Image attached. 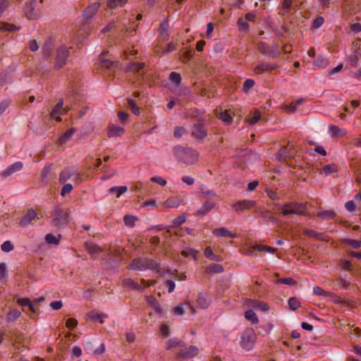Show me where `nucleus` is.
Instances as JSON below:
<instances>
[{
  "label": "nucleus",
  "instance_id": "nucleus-4",
  "mask_svg": "<svg viewBox=\"0 0 361 361\" xmlns=\"http://www.w3.org/2000/svg\"><path fill=\"white\" fill-rule=\"evenodd\" d=\"M257 49L262 54L273 59H276L281 54V52L279 50V45L277 44H274L271 46H269L267 42H260L257 44Z\"/></svg>",
  "mask_w": 361,
  "mask_h": 361
},
{
  "label": "nucleus",
  "instance_id": "nucleus-8",
  "mask_svg": "<svg viewBox=\"0 0 361 361\" xmlns=\"http://www.w3.org/2000/svg\"><path fill=\"white\" fill-rule=\"evenodd\" d=\"M37 2L36 0H31L25 5L24 12L29 20H33L38 16V11L36 9Z\"/></svg>",
  "mask_w": 361,
  "mask_h": 361
},
{
  "label": "nucleus",
  "instance_id": "nucleus-22",
  "mask_svg": "<svg viewBox=\"0 0 361 361\" xmlns=\"http://www.w3.org/2000/svg\"><path fill=\"white\" fill-rule=\"evenodd\" d=\"M181 203V200L178 198L171 197L168 198L165 202L160 203L164 207L168 209L176 208Z\"/></svg>",
  "mask_w": 361,
  "mask_h": 361
},
{
  "label": "nucleus",
  "instance_id": "nucleus-37",
  "mask_svg": "<svg viewBox=\"0 0 361 361\" xmlns=\"http://www.w3.org/2000/svg\"><path fill=\"white\" fill-rule=\"evenodd\" d=\"M338 169L335 164H326L322 168L321 173H324L325 176H329L331 173H336Z\"/></svg>",
  "mask_w": 361,
  "mask_h": 361
},
{
  "label": "nucleus",
  "instance_id": "nucleus-27",
  "mask_svg": "<svg viewBox=\"0 0 361 361\" xmlns=\"http://www.w3.org/2000/svg\"><path fill=\"white\" fill-rule=\"evenodd\" d=\"M210 303L211 300H208L206 298L205 294H204L203 293H200L198 294V297L197 299V305H198L199 307L202 309H206L209 307Z\"/></svg>",
  "mask_w": 361,
  "mask_h": 361
},
{
  "label": "nucleus",
  "instance_id": "nucleus-9",
  "mask_svg": "<svg viewBox=\"0 0 361 361\" xmlns=\"http://www.w3.org/2000/svg\"><path fill=\"white\" fill-rule=\"evenodd\" d=\"M192 136L196 139H203L207 135V130L203 123H195L192 128Z\"/></svg>",
  "mask_w": 361,
  "mask_h": 361
},
{
  "label": "nucleus",
  "instance_id": "nucleus-5",
  "mask_svg": "<svg viewBox=\"0 0 361 361\" xmlns=\"http://www.w3.org/2000/svg\"><path fill=\"white\" fill-rule=\"evenodd\" d=\"M53 219L51 221V225L56 227L63 226L67 224L68 222V215L67 213H64L63 210L56 207L53 213Z\"/></svg>",
  "mask_w": 361,
  "mask_h": 361
},
{
  "label": "nucleus",
  "instance_id": "nucleus-1",
  "mask_svg": "<svg viewBox=\"0 0 361 361\" xmlns=\"http://www.w3.org/2000/svg\"><path fill=\"white\" fill-rule=\"evenodd\" d=\"M173 152L178 161L188 165L195 164L199 157V153L195 149L180 145L173 148Z\"/></svg>",
  "mask_w": 361,
  "mask_h": 361
},
{
  "label": "nucleus",
  "instance_id": "nucleus-17",
  "mask_svg": "<svg viewBox=\"0 0 361 361\" xmlns=\"http://www.w3.org/2000/svg\"><path fill=\"white\" fill-rule=\"evenodd\" d=\"M37 217V213L33 209H30L27 211V214H25L23 217L20 221V226L25 227L31 224L32 221L35 219Z\"/></svg>",
  "mask_w": 361,
  "mask_h": 361
},
{
  "label": "nucleus",
  "instance_id": "nucleus-45",
  "mask_svg": "<svg viewBox=\"0 0 361 361\" xmlns=\"http://www.w3.org/2000/svg\"><path fill=\"white\" fill-rule=\"evenodd\" d=\"M126 2L127 0H108L107 6L110 8H115L118 6H123Z\"/></svg>",
  "mask_w": 361,
  "mask_h": 361
},
{
  "label": "nucleus",
  "instance_id": "nucleus-2",
  "mask_svg": "<svg viewBox=\"0 0 361 361\" xmlns=\"http://www.w3.org/2000/svg\"><path fill=\"white\" fill-rule=\"evenodd\" d=\"M159 263L154 259L147 257H137L131 261L128 268L140 271H143L147 269L159 271Z\"/></svg>",
  "mask_w": 361,
  "mask_h": 361
},
{
  "label": "nucleus",
  "instance_id": "nucleus-36",
  "mask_svg": "<svg viewBox=\"0 0 361 361\" xmlns=\"http://www.w3.org/2000/svg\"><path fill=\"white\" fill-rule=\"evenodd\" d=\"M75 133V130L73 128H71L66 130L59 138L58 142L59 145L65 144L70 138L73 136Z\"/></svg>",
  "mask_w": 361,
  "mask_h": 361
},
{
  "label": "nucleus",
  "instance_id": "nucleus-55",
  "mask_svg": "<svg viewBox=\"0 0 361 361\" xmlns=\"http://www.w3.org/2000/svg\"><path fill=\"white\" fill-rule=\"evenodd\" d=\"M313 294L315 295H322L324 297H329L331 295V293L325 291L318 286H315L313 288Z\"/></svg>",
  "mask_w": 361,
  "mask_h": 361
},
{
  "label": "nucleus",
  "instance_id": "nucleus-29",
  "mask_svg": "<svg viewBox=\"0 0 361 361\" xmlns=\"http://www.w3.org/2000/svg\"><path fill=\"white\" fill-rule=\"evenodd\" d=\"M219 119H221L226 125H230L233 122V117L231 113L229 111H221L219 115Z\"/></svg>",
  "mask_w": 361,
  "mask_h": 361
},
{
  "label": "nucleus",
  "instance_id": "nucleus-24",
  "mask_svg": "<svg viewBox=\"0 0 361 361\" xmlns=\"http://www.w3.org/2000/svg\"><path fill=\"white\" fill-rule=\"evenodd\" d=\"M123 286L131 290H142V286L131 279L123 280Z\"/></svg>",
  "mask_w": 361,
  "mask_h": 361
},
{
  "label": "nucleus",
  "instance_id": "nucleus-52",
  "mask_svg": "<svg viewBox=\"0 0 361 361\" xmlns=\"http://www.w3.org/2000/svg\"><path fill=\"white\" fill-rule=\"evenodd\" d=\"M127 102L129 106L130 107V109L132 112L138 116L140 114V108L137 106L135 102L133 99H127Z\"/></svg>",
  "mask_w": 361,
  "mask_h": 361
},
{
  "label": "nucleus",
  "instance_id": "nucleus-6",
  "mask_svg": "<svg viewBox=\"0 0 361 361\" xmlns=\"http://www.w3.org/2000/svg\"><path fill=\"white\" fill-rule=\"evenodd\" d=\"M68 57H69L68 49L64 45L61 46L57 49L54 68L56 69H59V68H62L66 63V61H67V59Z\"/></svg>",
  "mask_w": 361,
  "mask_h": 361
},
{
  "label": "nucleus",
  "instance_id": "nucleus-7",
  "mask_svg": "<svg viewBox=\"0 0 361 361\" xmlns=\"http://www.w3.org/2000/svg\"><path fill=\"white\" fill-rule=\"evenodd\" d=\"M256 204L255 201L251 200H239L233 204V208L236 212H243L245 210L254 207Z\"/></svg>",
  "mask_w": 361,
  "mask_h": 361
},
{
  "label": "nucleus",
  "instance_id": "nucleus-47",
  "mask_svg": "<svg viewBox=\"0 0 361 361\" xmlns=\"http://www.w3.org/2000/svg\"><path fill=\"white\" fill-rule=\"evenodd\" d=\"M329 133L331 137L341 136L344 134L342 133V130L337 126L331 125L329 128Z\"/></svg>",
  "mask_w": 361,
  "mask_h": 361
},
{
  "label": "nucleus",
  "instance_id": "nucleus-51",
  "mask_svg": "<svg viewBox=\"0 0 361 361\" xmlns=\"http://www.w3.org/2000/svg\"><path fill=\"white\" fill-rule=\"evenodd\" d=\"M293 4V0H283V11L280 12V15H285L288 13Z\"/></svg>",
  "mask_w": 361,
  "mask_h": 361
},
{
  "label": "nucleus",
  "instance_id": "nucleus-30",
  "mask_svg": "<svg viewBox=\"0 0 361 361\" xmlns=\"http://www.w3.org/2000/svg\"><path fill=\"white\" fill-rule=\"evenodd\" d=\"M22 315V313L20 310L17 309H13L10 310L6 317V320L7 322H14L16 319L19 318Z\"/></svg>",
  "mask_w": 361,
  "mask_h": 361
},
{
  "label": "nucleus",
  "instance_id": "nucleus-49",
  "mask_svg": "<svg viewBox=\"0 0 361 361\" xmlns=\"http://www.w3.org/2000/svg\"><path fill=\"white\" fill-rule=\"evenodd\" d=\"M204 256L213 261H219V258L217 255L213 253V251L210 247H207L204 252Z\"/></svg>",
  "mask_w": 361,
  "mask_h": 361
},
{
  "label": "nucleus",
  "instance_id": "nucleus-42",
  "mask_svg": "<svg viewBox=\"0 0 361 361\" xmlns=\"http://www.w3.org/2000/svg\"><path fill=\"white\" fill-rule=\"evenodd\" d=\"M237 24L239 27V30L241 32H248L250 30V25L247 21L243 17L238 18Z\"/></svg>",
  "mask_w": 361,
  "mask_h": 361
},
{
  "label": "nucleus",
  "instance_id": "nucleus-12",
  "mask_svg": "<svg viewBox=\"0 0 361 361\" xmlns=\"http://www.w3.org/2000/svg\"><path fill=\"white\" fill-rule=\"evenodd\" d=\"M23 167V164L21 161H16L14 164L10 165L6 169L1 173V176L3 178H7L11 176L15 172L20 171Z\"/></svg>",
  "mask_w": 361,
  "mask_h": 361
},
{
  "label": "nucleus",
  "instance_id": "nucleus-32",
  "mask_svg": "<svg viewBox=\"0 0 361 361\" xmlns=\"http://www.w3.org/2000/svg\"><path fill=\"white\" fill-rule=\"evenodd\" d=\"M61 235L60 234L54 235L51 233H48L45 235L44 240L47 243L51 245H59Z\"/></svg>",
  "mask_w": 361,
  "mask_h": 361
},
{
  "label": "nucleus",
  "instance_id": "nucleus-19",
  "mask_svg": "<svg viewBox=\"0 0 361 361\" xmlns=\"http://www.w3.org/2000/svg\"><path fill=\"white\" fill-rule=\"evenodd\" d=\"M213 234L218 237H228L235 238L237 237L236 233H231L226 228H217L213 231Z\"/></svg>",
  "mask_w": 361,
  "mask_h": 361
},
{
  "label": "nucleus",
  "instance_id": "nucleus-23",
  "mask_svg": "<svg viewBox=\"0 0 361 361\" xmlns=\"http://www.w3.org/2000/svg\"><path fill=\"white\" fill-rule=\"evenodd\" d=\"M75 171L71 169H65L63 170L59 175V182L61 183H65L68 179H70L72 176L75 174Z\"/></svg>",
  "mask_w": 361,
  "mask_h": 361
},
{
  "label": "nucleus",
  "instance_id": "nucleus-46",
  "mask_svg": "<svg viewBox=\"0 0 361 361\" xmlns=\"http://www.w3.org/2000/svg\"><path fill=\"white\" fill-rule=\"evenodd\" d=\"M343 243L350 245L354 249H358L361 247V240L345 238L342 240Z\"/></svg>",
  "mask_w": 361,
  "mask_h": 361
},
{
  "label": "nucleus",
  "instance_id": "nucleus-53",
  "mask_svg": "<svg viewBox=\"0 0 361 361\" xmlns=\"http://www.w3.org/2000/svg\"><path fill=\"white\" fill-rule=\"evenodd\" d=\"M88 317L92 320H98L99 323L102 324L104 322L102 320V317H106L107 315L106 314H98L94 312H91L89 313Z\"/></svg>",
  "mask_w": 361,
  "mask_h": 361
},
{
  "label": "nucleus",
  "instance_id": "nucleus-59",
  "mask_svg": "<svg viewBox=\"0 0 361 361\" xmlns=\"http://www.w3.org/2000/svg\"><path fill=\"white\" fill-rule=\"evenodd\" d=\"M255 84V82L252 79H247L243 82L242 89L244 92H247L250 89H252L254 87Z\"/></svg>",
  "mask_w": 361,
  "mask_h": 361
},
{
  "label": "nucleus",
  "instance_id": "nucleus-13",
  "mask_svg": "<svg viewBox=\"0 0 361 361\" xmlns=\"http://www.w3.org/2000/svg\"><path fill=\"white\" fill-rule=\"evenodd\" d=\"M63 102L62 99H60L59 101V102L55 105L54 108L52 109V111L51 112V118H55L58 122H60L61 121V118L56 115H59L60 114H65L68 110L71 109H63Z\"/></svg>",
  "mask_w": 361,
  "mask_h": 361
},
{
  "label": "nucleus",
  "instance_id": "nucleus-54",
  "mask_svg": "<svg viewBox=\"0 0 361 361\" xmlns=\"http://www.w3.org/2000/svg\"><path fill=\"white\" fill-rule=\"evenodd\" d=\"M288 304L292 310H296L300 305V301L294 297L289 298Z\"/></svg>",
  "mask_w": 361,
  "mask_h": 361
},
{
  "label": "nucleus",
  "instance_id": "nucleus-64",
  "mask_svg": "<svg viewBox=\"0 0 361 361\" xmlns=\"http://www.w3.org/2000/svg\"><path fill=\"white\" fill-rule=\"evenodd\" d=\"M186 221V218L184 215H179L173 221V225L174 227H178L183 224Z\"/></svg>",
  "mask_w": 361,
  "mask_h": 361
},
{
  "label": "nucleus",
  "instance_id": "nucleus-38",
  "mask_svg": "<svg viewBox=\"0 0 361 361\" xmlns=\"http://www.w3.org/2000/svg\"><path fill=\"white\" fill-rule=\"evenodd\" d=\"M177 346L179 347H183V343L181 340L178 339V338H170L167 342V347L166 350H170L171 348H176Z\"/></svg>",
  "mask_w": 361,
  "mask_h": 361
},
{
  "label": "nucleus",
  "instance_id": "nucleus-40",
  "mask_svg": "<svg viewBox=\"0 0 361 361\" xmlns=\"http://www.w3.org/2000/svg\"><path fill=\"white\" fill-rule=\"evenodd\" d=\"M253 249L256 251H260V252H267L271 254H274L276 251V248L271 247L268 245H262L259 244H256L253 246Z\"/></svg>",
  "mask_w": 361,
  "mask_h": 361
},
{
  "label": "nucleus",
  "instance_id": "nucleus-33",
  "mask_svg": "<svg viewBox=\"0 0 361 361\" xmlns=\"http://www.w3.org/2000/svg\"><path fill=\"white\" fill-rule=\"evenodd\" d=\"M85 248L90 255H95L102 251V249L99 245L93 243H86Z\"/></svg>",
  "mask_w": 361,
  "mask_h": 361
},
{
  "label": "nucleus",
  "instance_id": "nucleus-44",
  "mask_svg": "<svg viewBox=\"0 0 361 361\" xmlns=\"http://www.w3.org/2000/svg\"><path fill=\"white\" fill-rule=\"evenodd\" d=\"M252 306L256 310H260L263 312H267L269 310V306L268 305V304L264 302L255 301Z\"/></svg>",
  "mask_w": 361,
  "mask_h": 361
},
{
  "label": "nucleus",
  "instance_id": "nucleus-41",
  "mask_svg": "<svg viewBox=\"0 0 361 361\" xmlns=\"http://www.w3.org/2000/svg\"><path fill=\"white\" fill-rule=\"evenodd\" d=\"M207 271L209 273L219 274L224 271V267L219 264H211L207 267Z\"/></svg>",
  "mask_w": 361,
  "mask_h": 361
},
{
  "label": "nucleus",
  "instance_id": "nucleus-35",
  "mask_svg": "<svg viewBox=\"0 0 361 361\" xmlns=\"http://www.w3.org/2000/svg\"><path fill=\"white\" fill-rule=\"evenodd\" d=\"M245 318L252 324H256L259 322L258 317L252 310H248L245 312Z\"/></svg>",
  "mask_w": 361,
  "mask_h": 361
},
{
  "label": "nucleus",
  "instance_id": "nucleus-62",
  "mask_svg": "<svg viewBox=\"0 0 361 361\" xmlns=\"http://www.w3.org/2000/svg\"><path fill=\"white\" fill-rule=\"evenodd\" d=\"M197 253V251H196L194 249L192 248H186L183 250H182L181 254L184 257H188V256H192V257L195 259V260L197 259L196 255Z\"/></svg>",
  "mask_w": 361,
  "mask_h": 361
},
{
  "label": "nucleus",
  "instance_id": "nucleus-26",
  "mask_svg": "<svg viewBox=\"0 0 361 361\" xmlns=\"http://www.w3.org/2000/svg\"><path fill=\"white\" fill-rule=\"evenodd\" d=\"M286 206H290V208L293 210V214H297V215H305V210L303 208V205L302 203L298 202H288L286 203Z\"/></svg>",
  "mask_w": 361,
  "mask_h": 361
},
{
  "label": "nucleus",
  "instance_id": "nucleus-11",
  "mask_svg": "<svg viewBox=\"0 0 361 361\" xmlns=\"http://www.w3.org/2000/svg\"><path fill=\"white\" fill-rule=\"evenodd\" d=\"M216 205V202L207 200L203 203L202 206L196 211L195 215L203 217L210 212Z\"/></svg>",
  "mask_w": 361,
  "mask_h": 361
},
{
  "label": "nucleus",
  "instance_id": "nucleus-60",
  "mask_svg": "<svg viewBox=\"0 0 361 361\" xmlns=\"http://www.w3.org/2000/svg\"><path fill=\"white\" fill-rule=\"evenodd\" d=\"M1 248L2 251L8 252L13 250L14 246L10 240H6L1 244Z\"/></svg>",
  "mask_w": 361,
  "mask_h": 361
},
{
  "label": "nucleus",
  "instance_id": "nucleus-48",
  "mask_svg": "<svg viewBox=\"0 0 361 361\" xmlns=\"http://www.w3.org/2000/svg\"><path fill=\"white\" fill-rule=\"evenodd\" d=\"M20 29L19 27H17L16 25L10 23H5L0 22V30H4L6 31L13 32V31H17Z\"/></svg>",
  "mask_w": 361,
  "mask_h": 361
},
{
  "label": "nucleus",
  "instance_id": "nucleus-63",
  "mask_svg": "<svg viewBox=\"0 0 361 361\" xmlns=\"http://www.w3.org/2000/svg\"><path fill=\"white\" fill-rule=\"evenodd\" d=\"M176 47H177V44L173 42H169L166 47L163 49L162 50V55L165 54H168V53H171L173 51H175L176 49Z\"/></svg>",
  "mask_w": 361,
  "mask_h": 361
},
{
  "label": "nucleus",
  "instance_id": "nucleus-58",
  "mask_svg": "<svg viewBox=\"0 0 361 361\" xmlns=\"http://www.w3.org/2000/svg\"><path fill=\"white\" fill-rule=\"evenodd\" d=\"M277 283L288 286H295L296 284V281L290 277L278 279Z\"/></svg>",
  "mask_w": 361,
  "mask_h": 361
},
{
  "label": "nucleus",
  "instance_id": "nucleus-50",
  "mask_svg": "<svg viewBox=\"0 0 361 361\" xmlns=\"http://www.w3.org/2000/svg\"><path fill=\"white\" fill-rule=\"evenodd\" d=\"M169 80L176 85H178L180 84L182 78L180 73L171 72L169 75Z\"/></svg>",
  "mask_w": 361,
  "mask_h": 361
},
{
  "label": "nucleus",
  "instance_id": "nucleus-20",
  "mask_svg": "<svg viewBox=\"0 0 361 361\" xmlns=\"http://www.w3.org/2000/svg\"><path fill=\"white\" fill-rule=\"evenodd\" d=\"M125 132V129L123 127L116 126V125H111L109 127V130L107 131V135L109 137H116L120 136L123 134Z\"/></svg>",
  "mask_w": 361,
  "mask_h": 361
},
{
  "label": "nucleus",
  "instance_id": "nucleus-57",
  "mask_svg": "<svg viewBox=\"0 0 361 361\" xmlns=\"http://www.w3.org/2000/svg\"><path fill=\"white\" fill-rule=\"evenodd\" d=\"M105 56H106V54L102 53L99 56V61L103 66L106 67V68H110L111 67V66L113 65V61H111L109 59H106L105 58Z\"/></svg>",
  "mask_w": 361,
  "mask_h": 361
},
{
  "label": "nucleus",
  "instance_id": "nucleus-43",
  "mask_svg": "<svg viewBox=\"0 0 361 361\" xmlns=\"http://www.w3.org/2000/svg\"><path fill=\"white\" fill-rule=\"evenodd\" d=\"M136 221H137V218L133 215H125L123 217L125 225L130 228H133L135 226Z\"/></svg>",
  "mask_w": 361,
  "mask_h": 361
},
{
  "label": "nucleus",
  "instance_id": "nucleus-34",
  "mask_svg": "<svg viewBox=\"0 0 361 361\" xmlns=\"http://www.w3.org/2000/svg\"><path fill=\"white\" fill-rule=\"evenodd\" d=\"M128 190V187L126 185L123 186H114L109 190V194H116V197H119L122 194L125 193Z\"/></svg>",
  "mask_w": 361,
  "mask_h": 361
},
{
  "label": "nucleus",
  "instance_id": "nucleus-25",
  "mask_svg": "<svg viewBox=\"0 0 361 361\" xmlns=\"http://www.w3.org/2000/svg\"><path fill=\"white\" fill-rule=\"evenodd\" d=\"M329 64V61L324 56L319 55L314 59L313 66L315 68H324Z\"/></svg>",
  "mask_w": 361,
  "mask_h": 361
},
{
  "label": "nucleus",
  "instance_id": "nucleus-16",
  "mask_svg": "<svg viewBox=\"0 0 361 361\" xmlns=\"http://www.w3.org/2000/svg\"><path fill=\"white\" fill-rule=\"evenodd\" d=\"M100 7V4L97 2L93 3L87 6L83 13L84 18L88 20L91 19L97 12Z\"/></svg>",
  "mask_w": 361,
  "mask_h": 361
},
{
  "label": "nucleus",
  "instance_id": "nucleus-39",
  "mask_svg": "<svg viewBox=\"0 0 361 361\" xmlns=\"http://www.w3.org/2000/svg\"><path fill=\"white\" fill-rule=\"evenodd\" d=\"M260 118H261L260 112L257 110H255L252 112H250V114L248 116V118H247V122L250 125H254L259 121Z\"/></svg>",
  "mask_w": 361,
  "mask_h": 361
},
{
  "label": "nucleus",
  "instance_id": "nucleus-3",
  "mask_svg": "<svg viewBox=\"0 0 361 361\" xmlns=\"http://www.w3.org/2000/svg\"><path fill=\"white\" fill-rule=\"evenodd\" d=\"M256 334L253 329L247 328L241 334L240 345L243 349L251 350L255 345Z\"/></svg>",
  "mask_w": 361,
  "mask_h": 361
},
{
  "label": "nucleus",
  "instance_id": "nucleus-18",
  "mask_svg": "<svg viewBox=\"0 0 361 361\" xmlns=\"http://www.w3.org/2000/svg\"><path fill=\"white\" fill-rule=\"evenodd\" d=\"M169 27V24L168 20L163 21L160 24L159 31V36L162 41H166L169 39V31H168Z\"/></svg>",
  "mask_w": 361,
  "mask_h": 361
},
{
  "label": "nucleus",
  "instance_id": "nucleus-61",
  "mask_svg": "<svg viewBox=\"0 0 361 361\" xmlns=\"http://www.w3.org/2000/svg\"><path fill=\"white\" fill-rule=\"evenodd\" d=\"M280 157H283L284 159L288 157H293L292 153L288 149L287 147H283L280 149L279 154Z\"/></svg>",
  "mask_w": 361,
  "mask_h": 361
},
{
  "label": "nucleus",
  "instance_id": "nucleus-28",
  "mask_svg": "<svg viewBox=\"0 0 361 361\" xmlns=\"http://www.w3.org/2000/svg\"><path fill=\"white\" fill-rule=\"evenodd\" d=\"M147 301L157 313L161 314L163 312L161 307L160 306L159 303L154 296H148L147 298Z\"/></svg>",
  "mask_w": 361,
  "mask_h": 361
},
{
  "label": "nucleus",
  "instance_id": "nucleus-14",
  "mask_svg": "<svg viewBox=\"0 0 361 361\" xmlns=\"http://www.w3.org/2000/svg\"><path fill=\"white\" fill-rule=\"evenodd\" d=\"M279 67L277 63H271L268 62H262L257 66H256L254 68V72L256 74H261L264 72H267L270 70H274Z\"/></svg>",
  "mask_w": 361,
  "mask_h": 361
},
{
  "label": "nucleus",
  "instance_id": "nucleus-10",
  "mask_svg": "<svg viewBox=\"0 0 361 361\" xmlns=\"http://www.w3.org/2000/svg\"><path fill=\"white\" fill-rule=\"evenodd\" d=\"M199 350L196 346L190 345L188 348L181 349L176 355L177 357L180 358H191L197 355Z\"/></svg>",
  "mask_w": 361,
  "mask_h": 361
},
{
  "label": "nucleus",
  "instance_id": "nucleus-31",
  "mask_svg": "<svg viewBox=\"0 0 361 361\" xmlns=\"http://www.w3.org/2000/svg\"><path fill=\"white\" fill-rule=\"evenodd\" d=\"M336 216V212L331 210H322L317 213V216L324 220L334 219Z\"/></svg>",
  "mask_w": 361,
  "mask_h": 361
},
{
  "label": "nucleus",
  "instance_id": "nucleus-15",
  "mask_svg": "<svg viewBox=\"0 0 361 361\" xmlns=\"http://www.w3.org/2000/svg\"><path fill=\"white\" fill-rule=\"evenodd\" d=\"M129 21L130 20L126 18V21L122 22V18L121 17H118L116 21L113 20L109 22V24L101 30V32L106 33L116 29L117 27V23H121L122 25L125 26Z\"/></svg>",
  "mask_w": 361,
  "mask_h": 361
},
{
  "label": "nucleus",
  "instance_id": "nucleus-56",
  "mask_svg": "<svg viewBox=\"0 0 361 361\" xmlns=\"http://www.w3.org/2000/svg\"><path fill=\"white\" fill-rule=\"evenodd\" d=\"M145 66L144 63L135 62L130 64L128 67V70L130 71H137L138 72L140 70H142Z\"/></svg>",
  "mask_w": 361,
  "mask_h": 361
},
{
  "label": "nucleus",
  "instance_id": "nucleus-21",
  "mask_svg": "<svg viewBox=\"0 0 361 361\" xmlns=\"http://www.w3.org/2000/svg\"><path fill=\"white\" fill-rule=\"evenodd\" d=\"M200 195L207 200H212L216 196V193L214 190L207 188L205 185H201L200 188Z\"/></svg>",
  "mask_w": 361,
  "mask_h": 361
}]
</instances>
